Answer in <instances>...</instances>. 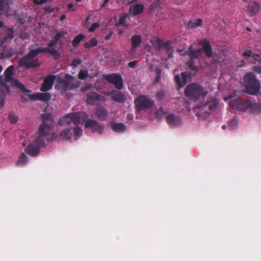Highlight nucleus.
<instances>
[{
  "mask_svg": "<svg viewBox=\"0 0 261 261\" xmlns=\"http://www.w3.org/2000/svg\"><path fill=\"white\" fill-rule=\"evenodd\" d=\"M8 119L12 124H15L18 121V117L13 112H10L9 113Z\"/></svg>",
  "mask_w": 261,
  "mask_h": 261,
  "instance_id": "32",
  "label": "nucleus"
},
{
  "mask_svg": "<svg viewBox=\"0 0 261 261\" xmlns=\"http://www.w3.org/2000/svg\"><path fill=\"white\" fill-rule=\"evenodd\" d=\"M136 61H133V62H129L128 64V65L130 67H134L136 65Z\"/></svg>",
  "mask_w": 261,
  "mask_h": 261,
  "instance_id": "60",
  "label": "nucleus"
},
{
  "mask_svg": "<svg viewBox=\"0 0 261 261\" xmlns=\"http://www.w3.org/2000/svg\"><path fill=\"white\" fill-rule=\"evenodd\" d=\"M142 42V37L140 35H134L131 37L132 50L135 51L136 48Z\"/></svg>",
  "mask_w": 261,
  "mask_h": 261,
  "instance_id": "21",
  "label": "nucleus"
},
{
  "mask_svg": "<svg viewBox=\"0 0 261 261\" xmlns=\"http://www.w3.org/2000/svg\"><path fill=\"white\" fill-rule=\"evenodd\" d=\"M238 124V121L236 119H232L231 120L229 123V124L228 125L230 126V127H235Z\"/></svg>",
  "mask_w": 261,
  "mask_h": 261,
  "instance_id": "48",
  "label": "nucleus"
},
{
  "mask_svg": "<svg viewBox=\"0 0 261 261\" xmlns=\"http://www.w3.org/2000/svg\"><path fill=\"white\" fill-rule=\"evenodd\" d=\"M82 133V130L79 127H75L74 128V135L75 137H79L81 135Z\"/></svg>",
  "mask_w": 261,
  "mask_h": 261,
  "instance_id": "41",
  "label": "nucleus"
},
{
  "mask_svg": "<svg viewBox=\"0 0 261 261\" xmlns=\"http://www.w3.org/2000/svg\"><path fill=\"white\" fill-rule=\"evenodd\" d=\"M105 98L95 92H91L86 95V102L89 105H93L96 101H103Z\"/></svg>",
  "mask_w": 261,
  "mask_h": 261,
  "instance_id": "13",
  "label": "nucleus"
},
{
  "mask_svg": "<svg viewBox=\"0 0 261 261\" xmlns=\"http://www.w3.org/2000/svg\"><path fill=\"white\" fill-rule=\"evenodd\" d=\"M249 12L251 13V16L255 15L260 10V6L258 4L254 2L248 5Z\"/></svg>",
  "mask_w": 261,
  "mask_h": 261,
  "instance_id": "22",
  "label": "nucleus"
},
{
  "mask_svg": "<svg viewBox=\"0 0 261 261\" xmlns=\"http://www.w3.org/2000/svg\"><path fill=\"white\" fill-rule=\"evenodd\" d=\"M206 105L208 106V109L210 110H215L217 106V103L216 102H212L211 103H206Z\"/></svg>",
  "mask_w": 261,
  "mask_h": 261,
  "instance_id": "47",
  "label": "nucleus"
},
{
  "mask_svg": "<svg viewBox=\"0 0 261 261\" xmlns=\"http://www.w3.org/2000/svg\"><path fill=\"white\" fill-rule=\"evenodd\" d=\"M43 145L44 144H39L36 141V139H35L33 143L29 145L25 151L28 154L35 156L39 153V147Z\"/></svg>",
  "mask_w": 261,
  "mask_h": 261,
  "instance_id": "15",
  "label": "nucleus"
},
{
  "mask_svg": "<svg viewBox=\"0 0 261 261\" xmlns=\"http://www.w3.org/2000/svg\"><path fill=\"white\" fill-rule=\"evenodd\" d=\"M186 65L193 70L197 71L198 70V67L194 66L193 60H192L191 59L190 61L187 62Z\"/></svg>",
  "mask_w": 261,
  "mask_h": 261,
  "instance_id": "38",
  "label": "nucleus"
},
{
  "mask_svg": "<svg viewBox=\"0 0 261 261\" xmlns=\"http://www.w3.org/2000/svg\"><path fill=\"white\" fill-rule=\"evenodd\" d=\"M55 81V76L53 75L47 76L44 80L42 86L40 89L41 91L45 92L51 89L53 86Z\"/></svg>",
  "mask_w": 261,
  "mask_h": 261,
  "instance_id": "18",
  "label": "nucleus"
},
{
  "mask_svg": "<svg viewBox=\"0 0 261 261\" xmlns=\"http://www.w3.org/2000/svg\"><path fill=\"white\" fill-rule=\"evenodd\" d=\"M92 86L91 84H88L86 85L84 87H82L81 89V91L83 92L87 91L89 90Z\"/></svg>",
  "mask_w": 261,
  "mask_h": 261,
  "instance_id": "44",
  "label": "nucleus"
},
{
  "mask_svg": "<svg viewBox=\"0 0 261 261\" xmlns=\"http://www.w3.org/2000/svg\"><path fill=\"white\" fill-rule=\"evenodd\" d=\"M202 20L200 19H197L196 20L190 21L188 23L189 28H193L196 27L200 26L201 25Z\"/></svg>",
  "mask_w": 261,
  "mask_h": 261,
  "instance_id": "31",
  "label": "nucleus"
},
{
  "mask_svg": "<svg viewBox=\"0 0 261 261\" xmlns=\"http://www.w3.org/2000/svg\"><path fill=\"white\" fill-rule=\"evenodd\" d=\"M236 92H233V93L231 95H228V96L224 98V99L225 100H228V99H230L231 98H232V97H233L234 96H236Z\"/></svg>",
  "mask_w": 261,
  "mask_h": 261,
  "instance_id": "59",
  "label": "nucleus"
},
{
  "mask_svg": "<svg viewBox=\"0 0 261 261\" xmlns=\"http://www.w3.org/2000/svg\"><path fill=\"white\" fill-rule=\"evenodd\" d=\"M88 71L85 70H81L79 73L78 77L79 79L83 80L86 79L88 76Z\"/></svg>",
  "mask_w": 261,
  "mask_h": 261,
  "instance_id": "35",
  "label": "nucleus"
},
{
  "mask_svg": "<svg viewBox=\"0 0 261 261\" xmlns=\"http://www.w3.org/2000/svg\"><path fill=\"white\" fill-rule=\"evenodd\" d=\"M202 45L203 47L202 48L195 50L194 52H192V54H190L189 56H190L192 60L196 59L198 58L199 57H201L202 55L203 51L205 52V55L207 57L210 58L212 56V50L210 42L207 40H205L203 41Z\"/></svg>",
  "mask_w": 261,
  "mask_h": 261,
  "instance_id": "9",
  "label": "nucleus"
},
{
  "mask_svg": "<svg viewBox=\"0 0 261 261\" xmlns=\"http://www.w3.org/2000/svg\"><path fill=\"white\" fill-rule=\"evenodd\" d=\"M95 114L100 119L103 120L107 117L108 111L105 108H100L96 110Z\"/></svg>",
  "mask_w": 261,
  "mask_h": 261,
  "instance_id": "26",
  "label": "nucleus"
},
{
  "mask_svg": "<svg viewBox=\"0 0 261 261\" xmlns=\"http://www.w3.org/2000/svg\"><path fill=\"white\" fill-rule=\"evenodd\" d=\"M47 53L53 56L55 59H58L60 57V53L57 50L52 49H48L47 47H39L32 49L24 57L20 59L18 62L20 67H24L26 68H35L40 65V63L38 59H34L39 54Z\"/></svg>",
  "mask_w": 261,
  "mask_h": 261,
  "instance_id": "1",
  "label": "nucleus"
},
{
  "mask_svg": "<svg viewBox=\"0 0 261 261\" xmlns=\"http://www.w3.org/2000/svg\"><path fill=\"white\" fill-rule=\"evenodd\" d=\"M99 26V24L98 23H94L91 25V27L89 29V31L90 32H93Z\"/></svg>",
  "mask_w": 261,
  "mask_h": 261,
  "instance_id": "43",
  "label": "nucleus"
},
{
  "mask_svg": "<svg viewBox=\"0 0 261 261\" xmlns=\"http://www.w3.org/2000/svg\"><path fill=\"white\" fill-rule=\"evenodd\" d=\"M81 82L78 81L75 77L66 74L65 78L59 79L56 87L62 91V92H66L67 90H72L80 86Z\"/></svg>",
  "mask_w": 261,
  "mask_h": 261,
  "instance_id": "5",
  "label": "nucleus"
},
{
  "mask_svg": "<svg viewBox=\"0 0 261 261\" xmlns=\"http://www.w3.org/2000/svg\"><path fill=\"white\" fill-rule=\"evenodd\" d=\"M164 114V110L162 108H160L157 111L156 115L158 116H162Z\"/></svg>",
  "mask_w": 261,
  "mask_h": 261,
  "instance_id": "52",
  "label": "nucleus"
},
{
  "mask_svg": "<svg viewBox=\"0 0 261 261\" xmlns=\"http://www.w3.org/2000/svg\"><path fill=\"white\" fill-rule=\"evenodd\" d=\"M7 91L5 89L0 86V107L3 108L4 107L5 97L6 95V92Z\"/></svg>",
  "mask_w": 261,
  "mask_h": 261,
  "instance_id": "29",
  "label": "nucleus"
},
{
  "mask_svg": "<svg viewBox=\"0 0 261 261\" xmlns=\"http://www.w3.org/2000/svg\"><path fill=\"white\" fill-rule=\"evenodd\" d=\"M68 9L71 11H74L75 9L74 8V6L72 3H69L68 5Z\"/></svg>",
  "mask_w": 261,
  "mask_h": 261,
  "instance_id": "58",
  "label": "nucleus"
},
{
  "mask_svg": "<svg viewBox=\"0 0 261 261\" xmlns=\"http://www.w3.org/2000/svg\"><path fill=\"white\" fill-rule=\"evenodd\" d=\"M57 41H56L55 39L50 41L49 44H48V49H52L54 50H56L55 48H53L54 46L56 45L57 43Z\"/></svg>",
  "mask_w": 261,
  "mask_h": 261,
  "instance_id": "40",
  "label": "nucleus"
},
{
  "mask_svg": "<svg viewBox=\"0 0 261 261\" xmlns=\"http://www.w3.org/2000/svg\"><path fill=\"white\" fill-rule=\"evenodd\" d=\"M85 127L90 128L93 133H97L99 134H102L103 131V126L98 123L94 119H88L85 123Z\"/></svg>",
  "mask_w": 261,
  "mask_h": 261,
  "instance_id": "12",
  "label": "nucleus"
},
{
  "mask_svg": "<svg viewBox=\"0 0 261 261\" xmlns=\"http://www.w3.org/2000/svg\"><path fill=\"white\" fill-rule=\"evenodd\" d=\"M195 50L193 49V46L191 45L189 48L188 50L185 51L186 54L190 56V54H192V52H194Z\"/></svg>",
  "mask_w": 261,
  "mask_h": 261,
  "instance_id": "51",
  "label": "nucleus"
},
{
  "mask_svg": "<svg viewBox=\"0 0 261 261\" xmlns=\"http://www.w3.org/2000/svg\"><path fill=\"white\" fill-rule=\"evenodd\" d=\"M134 102L138 111L148 109L154 105V101L145 95L139 96L135 100Z\"/></svg>",
  "mask_w": 261,
  "mask_h": 261,
  "instance_id": "8",
  "label": "nucleus"
},
{
  "mask_svg": "<svg viewBox=\"0 0 261 261\" xmlns=\"http://www.w3.org/2000/svg\"><path fill=\"white\" fill-rule=\"evenodd\" d=\"M85 38V36L82 34L76 36L72 42V44L73 46H76L77 45L80 41Z\"/></svg>",
  "mask_w": 261,
  "mask_h": 261,
  "instance_id": "33",
  "label": "nucleus"
},
{
  "mask_svg": "<svg viewBox=\"0 0 261 261\" xmlns=\"http://www.w3.org/2000/svg\"><path fill=\"white\" fill-rule=\"evenodd\" d=\"M7 91L5 89L0 86V107L3 108L4 107L5 97L6 95V92Z\"/></svg>",
  "mask_w": 261,
  "mask_h": 261,
  "instance_id": "28",
  "label": "nucleus"
},
{
  "mask_svg": "<svg viewBox=\"0 0 261 261\" xmlns=\"http://www.w3.org/2000/svg\"><path fill=\"white\" fill-rule=\"evenodd\" d=\"M127 15H125L122 17H121L119 19V23L120 24H123L125 21V18L127 17Z\"/></svg>",
  "mask_w": 261,
  "mask_h": 261,
  "instance_id": "53",
  "label": "nucleus"
},
{
  "mask_svg": "<svg viewBox=\"0 0 261 261\" xmlns=\"http://www.w3.org/2000/svg\"><path fill=\"white\" fill-rule=\"evenodd\" d=\"M208 92L205 90L203 87L196 83H192L188 85L185 89V95L190 100L196 101L200 97L205 96Z\"/></svg>",
  "mask_w": 261,
  "mask_h": 261,
  "instance_id": "4",
  "label": "nucleus"
},
{
  "mask_svg": "<svg viewBox=\"0 0 261 261\" xmlns=\"http://www.w3.org/2000/svg\"><path fill=\"white\" fill-rule=\"evenodd\" d=\"M161 69L160 68H156L155 71L156 72V76L155 78V81L156 83L158 82L160 79L161 75Z\"/></svg>",
  "mask_w": 261,
  "mask_h": 261,
  "instance_id": "39",
  "label": "nucleus"
},
{
  "mask_svg": "<svg viewBox=\"0 0 261 261\" xmlns=\"http://www.w3.org/2000/svg\"><path fill=\"white\" fill-rule=\"evenodd\" d=\"M111 128L115 132H121L125 130L126 127L122 123H112Z\"/></svg>",
  "mask_w": 261,
  "mask_h": 261,
  "instance_id": "24",
  "label": "nucleus"
},
{
  "mask_svg": "<svg viewBox=\"0 0 261 261\" xmlns=\"http://www.w3.org/2000/svg\"><path fill=\"white\" fill-rule=\"evenodd\" d=\"M191 76V73L188 72H183L181 73V76L179 75L175 76V80L177 85V90H179L188 82V78Z\"/></svg>",
  "mask_w": 261,
  "mask_h": 261,
  "instance_id": "14",
  "label": "nucleus"
},
{
  "mask_svg": "<svg viewBox=\"0 0 261 261\" xmlns=\"http://www.w3.org/2000/svg\"><path fill=\"white\" fill-rule=\"evenodd\" d=\"M27 160H28V158H27V155L24 153H22L19 158V159L17 161V163L24 164L27 161Z\"/></svg>",
  "mask_w": 261,
  "mask_h": 261,
  "instance_id": "36",
  "label": "nucleus"
},
{
  "mask_svg": "<svg viewBox=\"0 0 261 261\" xmlns=\"http://www.w3.org/2000/svg\"><path fill=\"white\" fill-rule=\"evenodd\" d=\"M252 70L256 73H261V66H254L252 67Z\"/></svg>",
  "mask_w": 261,
  "mask_h": 261,
  "instance_id": "45",
  "label": "nucleus"
},
{
  "mask_svg": "<svg viewBox=\"0 0 261 261\" xmlns=\"http://www.w3.org/2000/svg\"><path fill=\"white\" fill-rule=\"evenodd\" d=\"M144 7L141 4H136L132 8L129 9V13L133 15H138L143 10Z\"/></svg>",
  "mask_w": 261,
  "mask_h": 261,
  "instance_id": "23",
  "label": "nucleus"
},
{
  "mask_svg": "<svg viewBox=\"0 0 261 261\" xmlns=\"http://www.w3.org/2000/svg\"><path fill=\"white\" fill-rule=\"evenodd\" d=\"M14 66H10L5 71V77L0 76V86L5 89L7 92L9 90V86L7 83H10L12 86H15L19 88L21 91L25 93H30L31 91L25 88L24 86L18 80L13 77Z\"/></svg>",
  "mask_w": 261,
  "mask_h": 261,
  "instance_id": "2",
  "label": "nucleus"
},
{
  "mask_svg": "<svg viewBox=\"0 0 261 261\" xmlns=\"http://www.w3.org/2000/svg\"><path fill=\"white\" fill-rule=\"evenodd\" d=\"M252 54H253L252 53L250 50H249V51H247L244 53L243 54V56L244 57H251V56H252Z\"/></svg>",
  "mask_w": 261,
  "mask_h": 261,
  "instance_id": "56",
  "label": "nucleus"
},
{
  "mask_svg": "<svg viewBox=\"0 0 261 261\" xmlns=\"http://www.w3.org/2000/svg\"><path fill=\"white\" fill-rule=\"evenodd\" d=\"M18 20L21 24H23L25 21V20L23 18H19Z\"/></svg>",
  "mask_w": 261,
  "mask_h": 261,
  "instance_id": "62",
  "label": "nucleus"
},
{
  "mask_svg": "<svg viewBox=\"0 0 261 261\" xmlns=\"http://www.w3.org/2000/svg\"><path fill=\"white\" fill-rule=\"evenodd\" d=\"M82 62V61L81 59H76V60H74L72 62V65L76 67L78 65L80 64Z\"/></svg>",
  "mask_w": 261,
  "mask_h": 261,
  "instance_id": "49",
  "label": "nucleus"
},
{
  "mask_svg": "<svg viewBox=\"0 0 261 261\" xmlns=\"http://www.w3.org/2000/svg\"><path fill=\"white\" fill-rule=\"evenodd\" d=\"M97 44V41L95 38L92 39L90 42H86L84 46L86 48H90L92 46H95Z\"/></svg>",
  "mask_w": 261,
  "mask_h": 261,
  "instance_id": "34",
  "label": "nucleus"
},
{
  "mask_svg": "<svg viewBox=\"0 0 261 261\" xmlns=\"http://www.w3.org/2000/svg\"><path fill=\"white\" fill-rule=\"evenodd\" d=\"M229 105L231 109H236L240 112H245L250 106V101L243 100L241 98H237L231 100Z\"/></svg>",
  "mask_w": 261,
  "mask_h": 261,
  "instance_id": "10",
  "label": "nucleus"
},
{
  "mask_svg": "<svg viewBox=\"0 0 261 261\" xmlns=\"http://www.w3.org/2000/svg\"><path fill=\"white\" fill-rule=\"evenodd\" d=\"M109 0H105L103 3L101 5V7H103L109 2Z\"/></svg>",
  "mask_w": 261,
  "mask_h": 261,
  "instance_id": "63",
  "label": "nucleus"
},
{
  "mask_svg": "<svg viewBox=\"0 0 261 261\" xmlns=\"http://www.w3.org/2000/svg\"><path fill=\"white\" fill-rule=\"evenodd\" d=\"M88 115L84 112H78L69 113L61 118L58 124L59 125L63 126L68 125L71 122H73L75 125L85 121Z\"/></svg>",
  "mask_w": 261,
  "mask_h": 261,
  "instance_id": "7",
  "label": "nucleus"
},
{
  "mask_svg": "<svg viewBox=\"0 0 261 261\" xmlns=\"http://www.w3.org/2000/svg\"><path fill=\"white\" fill-rule=\"evenodd\" d=\"M252 57L254 58V60H255V61H259V62H261V60H260V61H259V60H258L259 56H258V55H253L252 56Z\"/></svg>",
  "mask_w": 261,
  "mask_h": 261,
  "instance_id": "61",
  "label": "nucleus"
},
{
  "mask_svg": "<svg viewBox=\"0 0 261 261\" xmlns=\"http://www.w3.org/2000/svg\"><path fill=\"white\" fill-rule=\"evenodd\" d=\"M167 122L171 125L177 126L181 124V121L178 116H176L172 114L166 116Z\"/></svg>",
  "mask_w": 261,
  "mask_h": 261,
  "instance_id": "19",
  "label": "nucleus"
},
{
  "mask_svg": "<svg viewBox=\"0 0 261 261\" xmlns=\"http://www.w3.org/2000/svg\"><path fill=\"white\" fill-rule=\"evenodd\" d=\"M30 100H41L44 101H47L50 100L51 98V95L49 93H39L38 94H33L28 95Z\"/></svg>",
  "mask_w": 261,
  "mask_h": 261,
  "instance_id": "17",
  "label": "nucleus"
},
{
  "mask_svg": "<svg viewBox=\"0 0 261 261\" xmlns=\"http://www.w3.org/2000/svg\"><path fill=\"white\" fill-rule=\"evenodd\" d=\"M72 133L70 129H64L60 134L59 137L62 140H70L71 138Z\"/></svg>",
  "mask_w": 261,
  "mask_h": 261,
  "instance_id": "25",
  "label": "nucleus"
},
{
  "mask_svg": "<svg viewBox=\"0 0 261 261\" xmlns=\"http://www.w3.org/2000/svg\"><path fill=\"white\" fill-rule=\"evenodd\" d=\"M17 54V50L15 48H5L3 49V51L1 53V57L4 58H10L13 55Z\"/></svg>",
  "mask_w": 261,
  "mask_h": 261,
  "instance_id": "20",
  "label": "nucleus"
},
{
  "mask_svg": "<svg viewBox=\"0 0 261 261\" xmlns=\"http://www.w3.org/2000/svg\"><path fill=\"white\" fill-rule=\"evenodd\" d=\"M165 91L161 90L159 91L156 94V98L158 100H162L165 97Z\"/></svg>",
  "mask_w": 261,
  "mask_h": 261,
  "instance_id": "37",
  "label": "nucleus"
},
{
  "mask_svg": "<svg viewBox=\"0 0 261 261\" xmlns=\"http://www.w3.org/2000/svg\"><path fill=\"white\" fill-rule=\"evenodd\" d=\"M64 32H59L55 37V39L58 41L62 37L64 36Z\"/></svg>",
  "mask_w": 261,
  "mask_h": 261,
  "instance_id": "46",
  "label": "nucleus"
},
{
  "mask_svg": "<svg viewBox=\"0 0 261 261\" xmlns=\"http://www.w3.org/2000/svg\"><path fill=\"white\" fill-rule=\"evenodd\" d=\"M7 35H8V37H9L11 39L14 37V32L12 30V29H11L10 30V31L8 33Z\"/></svg>",
  "mask_w": 261,
  "mask_h": 261,
  "instance_id": "55",
  "label": "nucleus"
},
{
  "mask_svg": "<svg viewBox=\"0 0 261 261\" xmlns=\"http://www.w3.org/2000/svg\"><path fill=\"white\" fill-rule=\"evenodd\" d=\"M164 47L166 50L167 54L169 55V58H172V54L173 51V47L171 46L170 42H166V43H165L164 44Z\"/></svg>",
  "mask_w": 261,
  "mask_h": 261,
  "instance_id": "30",
  "label": "nucleus"
},
{
  "mask_svg": "<svg viewBox=\"0 0 261 261\" xmlns=\"http://www.w3.org/2000/svg\"><path fill=\"white\" fill-rule=\"evenodd\" d=\"M7 3L3 0H0V10H3L6 5Z\"/></svg>",
  "mask_w": 261,
  "mask_h": 261,
  "instance_id": "50",
  "label": "nucleus"
},
{
  "mask_svg": "<svg viewBox=\"0 0 261 261\" xmlns=\"http://www.w3.org/2000/svg\"><path fill=\"white\" fill-rule=\"evenodd\" d=\"M19 36L22 39L24 40L29 37V34L28 33L23 31L20 33Z\"/></svg>",
  "mask_w": 261,
  "mask_h": 261,
  "instance_id": "42",
  "label": "nucleus"
},
{
  "mask_svg": "<svg viewBox=\"0 0 261 261\" xmlns=\"http://www.w3.org/2000/svg\"><path fill=\"white\" fill-rule=\"evenodd\" d=\"M47 1V0H40V1H39L38 0H34V3L36 4H43L44 3L46 2Z\"/></svg>",
  "mask_w": 261,
  "mask_h": 261,
  "instance_id": "57",
  "label": "nucleus"
},
{
  "mask_svg": "<svg viewBox=\"0 0 261 261\" xmlns=\"http://www.w3.org/2000/svg\"><path fill=\"white\" fill-rule=\"evenodd\" d=\"M66 18V15L65 14H63L60 17V20L61 21L63 20L64 19H65Z\"/></svg>",
  "mask_w": 261,
  "mask_h": 261,
  "instance_id": "64",
  "label": "nucleus"
},
{
  "mask_svg": "<svg viewBox=\"0 0 261 261\" xmlns=\"http://www.w3.org/2000/svg\"><path fill=\"white\" fill-rule=\"evenodd\" d=\"M248 109L251 113L259 112L261 111V105L256 103L252 104L250 102V106L249 107Z\"/></svg>",
  "mask_w": 261,
  "mask_h": 261,
  "instance_id": "27",
  "label": "nucleus"
},
{
  "mask_svg": "<svg viewBox=\"0 0 261 261\" xmlns=\"http://www.w3.org/2000/svg\"><path fill=\"white\" fill-rule=\"evenodd\" d=\"M104 94L107 95H112L113 100L118 103H124L127 99L125 95L120 91H114Z\"/></svg>",
  "mask_w": 261,
  "mask_h": 261,
  "instance_id": "16",
  "label": "nucleus"
},
{
  "mask_svg": "<svg viewBox=\"0 0 261 261\" xmlns=\"http://www.w3.org/2000/svg\"><path fill=\"white\" fill-rule=\"evenodd\" d=\"M158 49L160 50L162 47H164V44L162 41L159 40L158 41Z\"/></svg>",
  "mask_w": 261,
  "mask_h": 261,
  "instance_id": "54",
  "label": "nucleus"
},
{
  "mask_svg": "<svg viewBox=\"0 0 261 261\" xmlns=\"http://www.w3.org/2000/svg\"><path fill=\"white\" fill-rule=\"evenodd\" d=\"M246 92L250 95L256 94L260 89V83L252 72L247 73L244 77Z\"/></svg>",
  "mask_w": 261,
  "mask_h": 261,
  "instance_id": "6",
  "label": "nucleus"
},
{
  "mask_svg": "<svg viewBox=\"0 0 261 261\" xmlns=\"http://www.w3.org/2000/svg\"><path fill=\"white\" fill-rule=\"evenodd\" d=\"M104 79L109 83L115 85V87L121 90L123 87V83L122 77L118 74L112 73L104 76Z\"/></svg>",
  "mask_w": 261,
  "mask_h": 261,
  "instance_id": "11",
  "label": "nucleus"
},
{
  "mask_svg": "<svg viewBox=\"0 0 261 261\" xmlns=\"http://www.w3.org/2000/svg\"><path fill=\"white\" fill-rule=\"evenodd\" d=\"M42 121L39 125L38 136L36 138V141L39 144H44L45 139L48 134L53 126V120L49 114H43L41 115Z\"/></svg>",
  "mask_w": 261,
  "mask_h": 261,
  "instance_id": "3",
  "label": "nucleus"
}]
</instances>
